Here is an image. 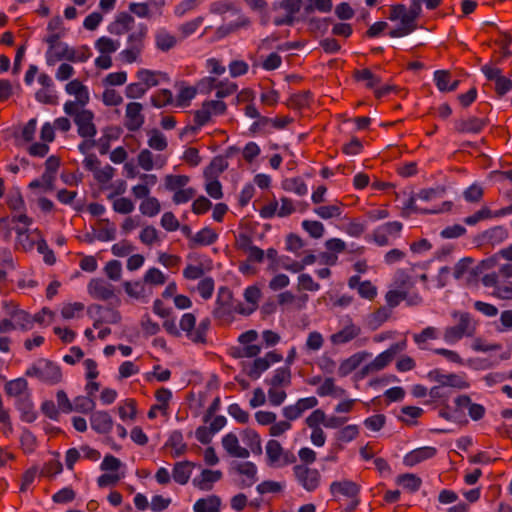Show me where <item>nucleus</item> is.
Returning a JSON list of instances; mask_svg holds the SVG:
<instances>
[{"instance_id": "obj_16", "label": "nucleus", "mask_w": 512, "mask_h": 512, "mask_svg": "<svg viewBox=\"0 0 512 512\" xmlns=\"http://www.w3.org/2000/svg\"><path fill=\"white\" fill-rule=\"evenodd\" d=\"M318 405V399L314 396L298 399L294 404L285 406L282 409L283 416L294 421L300 418L306 411L315 408Z\"/></svg>"}, {"instance_id": "obj_1", "label": "nucleus", "mask_w": 512, "mask_h": 512, "mask_svg": "<svg viewBox=\"0 0 512 512\" xmlns=\"http://www.w3.org/2000/svg\"><path fill=\"white\" fill-rule=\"evenodd\" d=\"M419 14L408 9L403 4L393 5L390 9L389 20L399 21V25L389 32L392 38L407 36L417 29Z\"/></svg>"}, {"instance_id": "obj_54", "label": "nucleus", "mask_w": 512, "mask_h": 512, "mask_svg": "<svg viewBox=\"0 0 512 512\" xmlns=\"http://www.w3.org/2000/svg\"><path fill=\"white\" fill-rule=\"evenodd\" d=\"M242 441L249 447L253 453H261V437L251 428H246L241 432Z\"/></svg>"}, {"instance_id": "obj_25", "label": "nucleus", "mask_w": 512, "mask_h": 512, "mask_svg": "<svg viewBox=\"0 0 512 512\" xmlns=\"http://www.w3.org/2000/svg\"><path fill=\"white\" fill-rule=\"evenodd\" d=\"M302 0H282L279 8L283 10V15L274 18L276 25L291 24L294 20V16L300 11Z\"/></svg>"}, {"instance_id": "obj_55", "label": "nucleus", "mask_w": 512, "mask_h": 512, "mask_svg": "<svg viewBox=\"0 0 512 512\" xmlns=\"http://www.w3.org/2000/svg\"><path fill=\"white\" fill-rule=\"evenodd\" d=\"M123 287L128 296L133 299H144L147 296L146 284L144 281H125Z\"/></svg>"}, {"instance_id": "obj_60", "label": "nucleus", "mask_w": 512, "mask_h": 512, "mask_svg": "<svg viewBox=\"0 0 512 512\" xmlns=\"http://www.w3.org/2000/svg\"><path fill=\"white\" fill-rule=\"evenodd\" d=\"M439 338V330L433 326L424 328L420 333L413 334V340L420 349H425L426 342Z\"/></svg>"}, {"instance_id": "obj_44", "label": "nucleus", "mask_w": 512, "mask_h": 512, "mask_svg": "<svg viewBox=\"0 0 512 512\" xmlns=\"http://www.w3.org/2000/svg\"><path fill=\"white\" fill-rule=\"evenodd\" d=\"M133 23L134 18L131 15L122 13L109 25V31L114 35L121 36L130 31Z\"/></svg>"}, {"instance_id": "obj_23", "label": "nucleus", "mask_w": 512, "mask_h": 512, "mask_svg": "<svg viewBox=\"0 0 512 512\" xmlns=\"http://www.w3.org/2000/svg\"><path fill=\"white\" fill-rule=\"evenodd\" d=\"M359 486L351 480L334 481L330 485V492L335 498L346 497L350 499L357 498Z\"/></svg>"}, {"instance_id": "obj_62", "label": "nucleus", "mask_w": 512, "mask_h": 512, "mask_svg": "<svg viewBox=\"0 0 512 512\" xmlns=\"http://www.w3.org/2000/svg\"><path fill=\"white\" fill-rule=\"evenodd\" d=\"M140 212L147 217L156 216L161 210L160 201L156 197H148L139 205Z\"/></svg>"}, {"instance_id": "obj_63", "label": "nucleus", "mask_w": 512, "mask_h": 512, "mask_svg": "<svg viewBox=\"0 0 512 512\" xmlns=\"http://www.w3.org/2000/svg\"><path fill=\"white\" fill-rule=\"evenodd\" d=\"M150 102L156 108H162L167 105L174 106L173 94L168 89L159 90L158 92H156L154 95L151 96Z\"/></svg>"}, {"instance_id": "obj_6", "label": "nucleus", "mask_w": 512, "mask_h": 512, "mask_svg": "<svg viewBox=\"0 0 512 512\" xmlns=\"http://www.w3.org/2000/svg\"><path fill=\"white\" fill-rule=\"evenodd\" d=\"M227 111V105L222 100H206L201 107L194 112V122L198 126H205L210 123L214 117L224 115Z\"/></svg>"}, {"instance_id": "obj_42", "label": "nucleus", "mask_w": 512, "mask_h": 512, "mask_svg": "<svg viewBox=\"0 0 512 512\" xmlns=\"http://www.w3.org/2000/svg\"><path fill=\"white\" fill-rule=\"evenodd\" d=\"M197 95V88L193 86L180 85L177 96L174 98V106L186 108Z\"/></svg>"}, {"instance_id": "obj_32", "label": "nucleus", "mask_w": 512, "mask_h": 512, "mask_svg": "<svg viewBox=\"0 0 512 512\" xmlns=\"http://www.w3.org/2000/svg\"><path fill=\"white\" fill-rule=\"evenodd\" d=\"M436 453L437 450L434 447H420L406 454L403 462L406 466L412 467L425 460L433 458L436 455Z\"/></svg>"}, {"instance_id": "obj_27", "label": "nucleus", "mask_w": 512, "mask_h": 512, "mask_svg": "<svg viewBox=\"0 0 512 512\" xmlns=\"http://www.w3.org/2000/svg\"><path fill=\"white\" fill-rule=\"evenodd\" d=\"M222 446L232 457L245 459L250 455L249 449L240 445L239 439L234 433H228L222 438Z\"/></svg>"}, {"instance_id": "obj_7", "label": "nucleus", "mask_w": 512, "mask_h": 512, "mask_svg": "<svg viewBox=\"0 0 512 512\" xmlns=\"http://www.w3.org/2000/svg\"><path fill=\"white\" fill-rule=\"evenodd\" d=\"M282 359L283 357L280 353L270 351L263 357H258L253 362L245 365L244 370L251 379H258L272 364L281 362Z\"/></svg>"}, {"instance_id": "obj_26", "label": "nucleus", "mask_w": 512, "mask_h": 512, "mask_svg": "<svg viewBox=\"0 0 512 512\" xmlns=\"http://www.w3.org/2000/svg\"><path fill=\"white\" fill-rule=\"evenodd\" d=\"M138 165L145 171L161 169L166 165L167 159L162 155L154 156L149 149H143L137 156Z\"/></svg>"}, {"instance_id": "obj_4", "label": "nucleus", "mask_w": 512, "mask_h": 512, "mask_svg": "<svg viewBox=\"0 0 512 512\" xmlns=\"http://www.w3.org/2000/svg\"><path fill=\"white\" fill-rule=\"evenodd\" d=\"M453 317L458 319V323L446 327L443 333V340L450 345L459 342L463 337L472 336L475 331L474 323L468 313L455 312Z\"/></svg>"}, {"instance_id": "obj_58", "label": "nucleus", "mask_w": 512, "mask_h": 512, "mask_svg": "<svg viewBox=\"0 0 512 512\" xmlns=\"http://www.w3.org/2000/svg\"><path fill=\"white\" fill-rule=\"evenodd\" d=\"M10 318L14 321L16 328L30 330L33 328L32 317L25 311L14 309L9 312Z\"/></svg>"}, {"instance_id": "obj_33", "label": "nucleus", "mask_w": 512, "mask_h": 512, "mask_svg": "<svg viewBox=\"0 0 512 512\" xmlns=\"http://www.w3.org/2000/svg\"><path fill=\"white\" fill-rule=\"evenodd\" d=\"M231 299V292L227 288L221 287L218 292V296L216 299V307L213 312L216 318L223 319L231 314Z\"/></svg>"}, {"instance_id": "obj_37", "label": "nucleus", "mask_w": 512, "mask_h": 512, "mask_svg": "<svg viewBox=\"0 0 512 512\" xmlns=\"http://www.w3.org/2000/svg\"><path fill=\"white\" fill-rule=\"evenodd\" d=\"M67 94L76 98L77 102L81 105H86L89 102V92L87 87L78 79L71 80L65 86Z\"/></svg>"}, {"instance_id": "obj_21", "label": "nucleus", "mask_w": 512, "mask_h": 512, "mask_svg": "<svg viewBox=\"0 0 512 512\" xmlns=\"http://www.w3.org/2000/svg\"><path fill=\"white\" fill-rule=\"evenodd\" d=\"M95 310L93 328L99 329L103 324H116L121 320L120 313L112 308L103 307L101 305H93L90 311Z\"/></svg>"}, {"instance_id": "obj_15", "label": "nucleus", "mask_w": 512, "mask_h": 512, "mask_svg": "<svg viewBox=\"0 0 512 512\" xmlns=\"http://www.w3.org/2000/svg\"><path fill=\"white\" fill-rule=\"evenodd\" d=\"M361 334V327L351 318H347L340 330L330 335V342L335 345H344L356 339Z\"/></svg>"}, {"instance_id": "obj_24", "label": "nucleus", "mask_w": 512, "mask_h": 512, "mask_svg": "<svg viewBox=\"0 0 512 512\" xmlns=\"http://www.w3.org/2000/svg\"><path fill=\"white\" fill-rule=\"evenodd\" d=\"M456 408L459 411H468V415L474 421L482 419L485 415V407L478 403H473L467 395H460L455 399Z\"/></svg>"}, {"instance_id": "obj_47", "label": "nucleus", "mask_w": 512, "mask_h": 512, "mask_svg": "<svg viewBox=\"0 0 512 512\" xmlns=\"http://www.w3.org/2000/svg\"><path fill=\"white\" fill-rule=\"evenodd\" d=\"M395 483L407 492L415 493L420 489L422 480L415 474L405 473L398 475L395 479Z\"/></svg>"}, {"instance_id": "obj_10", "label": "nucleus", "mask_w": 512, "mask_h": 512, "mask_svg": "<svg viewBox=\"0 0 512 512\" xmlns=\"http://www.w3.org/2000/svg\"><path fill=\"white\" fill-rule=\"evenodd\" d=\"M83 166L86 170L93 173L95 180L99 184H107L115 175V168L110 165L100 166V161L96 155L90 154L83 160Z\"/></svg>"}, {"instance_id": "obj_11", "label": "nucleus", "mask_w": 512, "mask_h": 512, "mask_svg": "<svg viewBox=\"0 0 512 512\" xmlns=\"http://www.w3.org/2000/svg\"><path fill=\"white\" fill-rule=\"evenodd\" d=\"M257 340L258 333L256 330H248L240 334L238 337L240 346L236 349L235 355L240 358H252L258 356L261 352V346L256 344Z\"/></svg>"}, {"instance_id": "obj_31", "label": "nucleus", "mask_w": 512, "mask_h": 512, "mask_svg": "<svg viewBox=\"0 0 512 512\" xmlns=\"http://www.w3.org/2000/svg\"><path fill=\"white\" fill-rule=\"evenodd\" d=\"M221 477L222 472L219 470L204 469L199 476L193 479V485L199 490L209 491Z\"/></svg>"}, {"instance_id": "obj_53", "label": "nucleus", "mask_w": 512, "mask_h": 512, "mask_svg": "<svg viewBox=\"0 0 512 512\" xmlns=\"http://www.w3.org/2000/svg\"><path fill=\"white\" fill-rule=\"evenodd\" d=\"M281 187L287 192L295 193L298 196H304L308 192V187L305 182L299 178H286L281 182Z\"/></svg>"}, {"instance_id": "obj_41", "label": "nucleus", "mask_w": 512, "mask_h": 512, "mask_svg": "<svg viewBox=\"0 0 512 512\" xmlns=\"http://www.w3.org/2000/svg\"><path fill=\"white\" fill-rule=\"evenodd\" d=\"M5 392L8 396L15 397L17 400L30 395L28 392V382L24 378L8 381L5 384Z\"/></svg>"}, {"instance_id": "obj_22", "label": "nucleus", "mask_w": 512, "mask_h": 512, "mask_svg": "<svg viewBox=\"0 0 512 512\" xmlns=\"http://www.w3.org/2000/svg\"><path fill=\"white\" fill-rule=\"evenodd\" d=\"M406 348V342H398L393 345L384 352L377 355L371 362H370V368L374 369L375 372L380 371L384 369L394 358V356L400 352L403 351Z\"/></svg>"}, {"instance_id": "obj_52", "label": "nucleus", "mask_w": 512, "mask_h": 512, "mask_svg": "<svg viewBox=\"0 0 512 512\" xmlns=\"http://www.w3.org/2000/svg\"><path fill=\"white\" fill-rule=\"evenodd\" d=\"M291 370L289 367L277 368L272 377L266 380L269 386L288 387L291 384Z\"/></svg>"}, {"instance_id": "obj_35", "label": "nucleus", "mask_w": 512, "mask_h": 512, "mask_svg": "<svg viewBox=\"0 0 512 512\" xmlns=\"http://www.w3.org/2000/svg\"><path fill=\"white\" fill-rule=\"evenodd\" d=\"M92 429L97 433H109L113 427L111 416L105 411H96L90 417Z\"/></svg>"}, {"instance_id": "obj_5", "label": "nucleus", "mask_w": 512, "mask_h": 512, "mask_svg": "<svg viewBox=\"0 0 512 512\" xmlns=\"http://www.w3.org/2000/svg\"><path fill=\"white\" fill-rule=\"evenodd\" d=\"M265 452L268 465L275 468H282L296 461L295 455L291 451L284 449L280 442L275 439H271L266 443Z\"/></svg>"}, {"instance_id": "obj_45", "label": "nucleus", "mask_w": 512, "mask_h": 512, "mask_svg": "<svg viewBox=\"0 0 512 512\" xmlns=\"http://www.w3.org/2000/svg\"><path fill=\"white\" fill-rule=\"evenodd\" d=\"M69 45L61 42L54 46L53 49H47L45 52V61L48 66H54L57 62L66 60L68 56Z\"/></svg>"}, {"instance_id": "obj_3", "label": "nucleus", "mask_w": 512, "mask_h": 512, "mask_svg": "<svg viewBox=\"0 0 512 512\" xmlns=\"http://www.w3.org/2000/svg\"><path fill=\"white\" fill-rule=\"evenodd\" d=\"M25 375L51 386L59 384L63 378L61 367L45 358L34 361L27 368Z\"/></svg>"}, {"instance_id": "obj_30", "label": "nucleus", "mask_w": 512, "mask_h": 512, "mask_svg": "<svg viewBox=\"0 0 512 512\" xmlns=\"http://www.w3.org/2000/svg\"><path fill=\"white\" fill-rule=\"evenodd\" d=\"M136 77L142 82L147 90L159 85L162 81H168L166 73L146 68L139 69L136 73Z\"/></svg>"}, {"instance_id": "obj_19", "label": "nucleus", "mask_w": 512, "mask_h": 512, "mask_svg": "<svg viewBox=\"0 0 512 512\" xmlns=\"http://www.w3.org/2000/svg\"><path fill=\"white\" fill-rule=\"evenodd\" d=\"M142 111L143 105L139 102H130L127 104L125 110V127L129 131H137L143 126L145 117Z\"/></svg>"}, {"instance_id": "obj_56", "label": "nucleus", "mask_w": 512, "mask_h": 512, "mask_svg": "<svg viewBox=\"0 0 512 512\" xmlns=\"http://www.w3.org/2000/svg\"><path fill=\"white\" fill-rule=\"evenodd\" d=\"M359 426L350 424L342 427L335 434V439L339 444H346L355 440L359 436Z\"/></svg>"}, {"instance_id": "obj_38", "label": "nucleus", "mask_w": 512, "mask_h": 512, "mask_svg": "<svg viewBox=\"0 0 512 512\" xmlns=\"http://www.w3.org/2000/svg\"><path fill=\"white\" fill-rule=\"evenodd\" d=\"M193 468L194 464L190 461L175 463L172 470L173 480L180 485L187 484L192 475Z\"/></svg>"}, {"instance_id": "obj_34", "label": "nucleus", "mask_w": 512, "mask_h": 512, "mask_svg": "<svg viewBox=\"0 0 512 512\" xmlns=\"http://www.w3.org/2000/svg\"><path fill=\"white\" fill-rule=\"evenodd\" d=\"M154 38L155 47L162 52L171 50L177 44L176 36L164 27L156 30Z\"/></svg>"}, {"instance_id": "obj_29", "label": "nucleus", "mask_w": 512, "mask_h": 512, "mask_svg": "<svg viewBox=\"0 0 512 512\" xmlns=\"http://www.w3.org/2000/svg\"><path fill=\"white\" fill-rule=\"evenodd\" d=\"M486 125L487 122L485 119L471 116L466 119L457 120L455 122V130L459 133L477 134L480 133Z\"/></svg>"}, {"instance_id": "obj_46", "label": "nucleus", "mask_w": 512, "mask_h": 512, "mask_svg": "<svg viewBox=\"0 0 512 512\" xmlns=\"http://www.w3.org/2000/svg\"><path fill=\"white\" fill-rule=\"evenodd\" d=\"M308 298L307 294L297 297L291 291H284L278 294L277 302L281 306L294 305L296 309L301 310L305 308Z\"/></svg>"}, {"instance_id": "obj_61", "label": "nucleus", "mask_w": 512, "mask_h": 512, "mask_svg": "<svg viewBox=\"0 0 512 512\" xmlns=\"http://www.w3.org/2000/svg\"><path fill=\"white\" fill-rule=\"evenodd\" d=\"M96 406V403L93 399V397H90L88 395L83 396H77L73 399V411L87 414L94 410Z\"/></svg>"}, {"instance_id": "obj_9", "label": "nucleus", "mask_w": 512, "mask_h": 512, "mask_svg": "<svg viewBox=\"0 0 512 512\" xmlns=\"http://www.w3.org/2000/svg\"><path fill=\"white\" fill-rule=\"evenodd\" d=\"M293 474L300 486L306 491H314L318 488L321 481V475L315 468L299 464L293 467Z\"/></svg>"}, {"instance_id": "obj_17", "label": "nucleus", "mask_w": 512, "mask_h": 512, "mask_svg": "<svg viewBox=\"0 0 512 512\" xmlns=\"http://www.w3.org/2000/svg\"><path fill=\"white\" fill-rule=\"evenodd\" d=\"M243 297L246 306L240 303L235 307V311L242 315H250L257 310L262 297V291L258 285H250L245 288Z\"/></svg>"}, {"instance_id": "obj_50", "label": "nucleus", "mask_w": 512, "mask_h": 512, "mask_svg": "<svg viewBox=\"0 0 512 512\" xmlns=\"http://www.w3.org/2000/svg\"><path fill=\"white\" fill-rule=\"evenodd\" d=\"M218 238L217 233L210 227H204L191 237L192 246H208Z\"/></svg>"}, {"instance_id": "obj_40", "label": "nucleus", "mask_w": 512, "mask_h": 512, "mask_svg": "<svg viewBox=\"0 0 512 512\" xmlns=\"http://www.w3.org/2000/svg\"><path fill=\"white\" fill-rule=\"evenodd\" d=\"M221 499L216 495H209L198 499L193 505L194 512H220Z\"/></svg>"}, {"instance_id": "obj_57", "label": "nucleus", "mask_w": 512, "mask_h": 512, "mask_svg": "<svg viewBox=\"0 0 512 512\" xmlns=\"http://www.w3.org/2000/svg\"><path fill=\"white\" fill-rule=\"evenodd\" d=\"M85 309L82 302H67L62 305L61 316L65 320L80 318Z\"/></svg>"}, {"instance_id": "obj_39", "label": "nucleus", "mask_w": 512, "mask_h": 512, "mask_svg": "<svg viewBox=\"0 0 512 512\" xmlns=\"http://www.w3.org/2000/svg\"><path fill=\"white\" fill-rule=\"evenodd\" d=\"M317 394L320 397L331 396L340 399L346 396V390L337 386L333 378H326L317 388Z\"/></svg>"}, {"instance_id": "obj_12", "label": "nucleus", "mask_w": 512, "mask_h": 512, "mask_svg": "<svg viewBox=\"0 0 512 512\" xmlns=\"http://www.w3.org/2000/svg\"><path fill=\"white\" fill-rule=\"evenodd\" d=\"M87 292L93 299L101 301L116 297L114 285L102 278H92L87 285Z\"/></svg>"}, {"instance_id": "obj_64", "label": "nucleus", "mask_w": 512, "mask_h": 512, "mask_svg": "<svg viewBox=\"0 0 512 512\" xmlns=\"http://www.w3.org/2000/svg\"><path fill=\"white\" fill-rule=\"evenodd\" d=\"M166 280V275L156 267L149 268L143 276L144 283L152 286H161L166 283Z\"/></svg>"}, {"instance_id": "obj_48", "label": "nucleus", "mask_w": 512, "mask_h": 512, "mask_svg": "<svg viewBox=\"0 0 512 512\" xmlns=\"http://www.w3.org/2000/svg\"><path fill=\"white\" fill-rule=\"evenodd\" d=\"M17 408L21 412V419L27 423L35 421L37 414L31 400V394L17 400Z\"/></svg>"}, {"instance_id": "obj_8", "label": "nucleus", "mask_w": 512, "mask_h": 512, "mask_svg": "<svg viewBox=\"0 0 512 512\" xmlns=\"http://www.w3.org/2000/svg\"><path fill=\"white\" fill-rule=\"evenodd\" d=\"M7 205L12 211L11 222L26 226L32 224L33 220L26 213L25 202L19 190L10 192L7 197Z\"/></svg>"}, {"instance_id": "obj_20", "label": "nucleus", "mask_w": 512, "mask_h": 512, "mask_svg": "<svg viewBox=\"0 0 512 512\" xmlns=\"http://www.w3.org/2000/svg\"><path fill=\"white\" fill-rule=\"evenodd\" d=\"M164 2H133L129 5V10L139 18L150 19L153 16L162 15V6Z\"/></svg>"}, {"instance_id": "obj_18", "label": "nucleus", "mask_w": 512, "mask_h": 512, "mask_svg": "<svg viewBox=\"0 0 512 512\" xmlns=\"http://www.w3.org/2000/svg\"><path fill=\"white\" fill-rule=\"evenodd\" d=\"M402 227V223L399 221L387 222L374 230V241L379 246H386L389 244L391 238H395L399 235Z\"/></svg>"}, {"instance_id": "obj_36", "label": "nucleus", "mask_w": 512, "mask_h": 512, "mask_svg": "<svg viewBox=\"0 0 512 512\" xmlns=\"http://www.w3.org/2000/svg\"><path fill=\"white\" fill-rule=\"evenodd\" d=\"M293 122V119L289 116H277L275 118H268L263 116L260 122H255L254 126L270 131L272 129L282 130L285 129L289 124Z\"/></svg>"}, {"instance_id": "obj_13", "label": "nucleus", "mask_w": 512, "mask_h": 512, "mask_svg": "<svg viewBox=\"0 0 512 512\" xmlns=\"http://www.w3.org/2000/svg\"><path fill=\"white\" fill-rule=\"evenodd\" d=\"M240 487H251L257 481V467L250 461L236 462L232 466Z\"/></svg>"}, {"instance_id": "obj_51", "label": "nucleus", "mask_w": 512, "mask_h": 512, "mask_svg": "<svg viewBox=\"0 0 512 512\" xmlns=\"http://www.w3.org/2000/svg\"><path fill=\"white\" fill-rule=\"evenodd\" d=\"M121 46V42L117 39H112L108 36L99 37L94 44L95 49L99 54L112 55Z\"/></svg>"}, {"instance_id": "obj_14", "label": "nucleus", "mask_w": 512, "mask_h": 512, "mask_svg": "<svg viewBox=\"0 0 512 512\" xmlns=\"http://www.w3.org/2000/svg\"><path fill=\"white\" fill-rule=\"evenodd\" d=\"M74 122L77 126L79 136L86 139H93L97 134L94 124V114L87 109H81L75 115Z\"/></svg>"}, {"instance_id": "obj_2", "label": "nucleus", "mask_w": 512, "mask_h": 512, "mask_svg": "<svg viewBox=\"0 0 512 512\" xmlns=\"http://www.w3.org/2000/svg\"><path fill=\"white\" fill-rule=\"evenodd\" d=\"M148 28L139 24L137 29L130 32L126 39V48L119 53V59L125 64L141 62L142 53L145 49V40Z\"/></svg>"}, {"instance_id": "obj_59", "label": "nucleus", "mask_w": 512, "mask_h": 512, "mask_svg": "<svg viewBox=\"0 0 512 512\" xmlns=\"http://www.w3.org/2000/svg\"><path fill=\"white\" fill-rule=\"evenodd\" d=\"M91 55V50L87 45L79 47L69 46L67 61L73 63H84L91 57Z\"/></svg>"}, {"instance_id": "obj_28", "label": "nucleus", "mask_w": 512, "mask_h": 512, "mask_svg": "<svg viewBox=\"0 0 512 512\" xmlns=\"http://www.w3.org/2000/svg\"><path fill=\"white\" fill-rule=\"evenodd\" d=\"M371 356H372L371 353H369L367 351H361V352H357V353L351 355L350 357L344 359L340 363L339 368H338L339 376L345 377V376L349 375L354 370H356L362 364L363 361L370 358Z\"/></svg>"}, {"instance_id": "obj_49", "label": "nucleus", "mask_w": 512, "mask_h": 512, "mask_svg": "<svg viewBox=\"0 0 512 512\" xmlns=\"http://www.w3.org/2000/svg\"><path fill=\"white\" fill-rule=\"evenodd\" d=\"M343 203L336 202L331 205H322L314 208V213L324 220L339 218L343 213Z\"/></svg>"}, {"instance_id": "obj_43", "label": "nucleus", "mask_w": 512, "mask_h": 512, "mask_svg": "<svg viewBox=\"0 0 512 512\" xmlns=\"http://www.w3.org/2000/svg\"><path fill=\"white\" fill-rule=\"evenodd\" d=\"M434 81L441 92H450L457 89L459 81L451 80V74L446 70H437L434 72Z\"/></svg>"}]
</instances>
